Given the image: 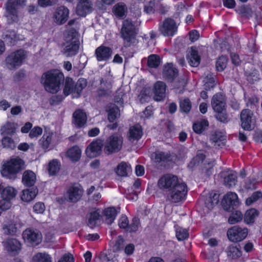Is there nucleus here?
I'll return each mask as SVG.
<instances>
[{
	"label": "nucleus",
	"mask_w": 262,
	"mask_h": 262,
	"mask_svg": "<svg viewBox=\"0 0 262 262\" xmlns=\"http://www.w3.org/2000/svg\"><path fill=\"white\" fill-rule=\"evenodd\" d=\"M261 198H262V192L256 191L254 192L250 197L247 199L246 202L247 204L251 205Z\"/></svg>",
	"instance_id": "nucleus-61"
},
{
	"label": "nucleus",
	"mask_w": 262,
	"mask_h": 262,
	"mask_svg": "<svg viewBox=\"0 0 262 262\" xmlns=\"http://www.w3.org/2000/svg\"><path fill=\"white\" fill-rule=\"evenodd\" d=\"M206 155L203 153H198L195 157H194L188 164V166L190 168L199 165L202 163L205 159Z\"/></svg>",
	"instance_id": "nucleus-47"
},
{
	"label": "nucleus",
	"mask_w": 262,
	"mask_h": 262,
	"mask_svg": "<svg viewBox=\"0 0 262 262\" xmlns=\"http://www.w3.org/2000/svg\"><path fill=\"white\" fill-rule=\"evenodd\" d=\"M87 85V81L84 78L79 79L74 86L75 93L74 98H78L79 97L82 90L84 89Z\"/></svg>",
	"instance_id": "nucleus-44"
},
{
	"label": "nucleus",
	"mask_w": 262,
	"mask_h": 262,
	"mask_svg": "<svg viewBox=\"0 0 262 262\" xmlns=\"http://www.w3.org/2000/svg\"><path fill=\"white\" fill-rule=\"evenodd\" d=\"M159 188L168 192L167 199L173 203H178L185 200L188 193V187L185 182H180L178 176L167 173L158 180Z\"/></svg>",
	"instance_id": "nucleus-1"
},
{
	"label": "nucleus",
	"mask_w": 262,
	"mask_h": 262,
	"mask_svg": "<svg viewBox=\"0 0 262 262\" xmlns=\"http://www.w3.org/2000/svg\"><path fill=\"white\" fill-rule=\"evenodd\" d=\"M0 194L2 199L11 200L15 198L16 190L12 187H4L0 183Z\"/></svg>",
	"instance_id": "nucleus-28"
},
{
	"label": "nucleus",
	"mask_w": 262,
	"mask_h": 262,
	"mask_svg": "<svg viewBox=\"0 0 262 262\" xmlns=\"http://www.w3.org/2000/svg\"><path fill=\"white\" fill-rule=\"evenodd\" d=\"M178 26L176 21L171 17L164 19L162 24L159 25V30L165 37H172L178 32Z\"/></svg>",
	"instance_id": "nucleus-9"
},
{
	"label": "nucleus",
	"mask_w": 262,
	"mask_h": 262,
	"mask_svg": "<svg viewBox=\"0 0 262 262\" xmlns=\"http://www.w3.org/2000/svg\"><path fill=\"white\" fill-rule=\"evenodd\" d=\"M211 104L213 111L215 113V117L216 120L222 123H227L228 117L225 96L220 92L215 94L211 99Z\"/></svg>",
	"instance_id": "nucleus-3"
},
{
	"label": "nucleus",
	"mask_w": 262,
	"mask_h": 262,
	"mask_svg": "<svg viewBox=\"0 0 262 262\" xmlns=\"http://www.w3.org/2000/svg\"><path fill=\"white\" fill-rule=\"evenodd\" d=\"M123 139L121 136L114 134L109 136L106 140L103 150L107 155L119 152L122 146Z\"/></svg>",
	"instance_id": "nucleus-8"
},
{
	"label": "nucleus",
	"mask_w": 262,
	"mask_h": 262,
	"mask_svg": "<svg viewBox=\"0 0 262 262\" xmlns=\"http://www.w3.org/2000/svg\"><path fill=\"white\" fill-rule=\"evenodd\" d=\"M189 64L193 67H197L201 62V56L199 54L198 51L194 47H191V53L188 57Z\"/></svg>",
	"instance_id": "nucleus-33"
},
{
	"label": "nucleus",
	"mask_w": 262,
	"mask_h": 262,
	"mask_svg": "<svg viewBox=\"0 0 262 262\" xmlns=\"http://www.w3.org/2000/svg\"><path fill=\"white\" fill-rule=\"evenodd\" d=\"M4 246L10 254H17L21 249L20 242L15 238H9L4 242Z\"/></svg>",
	"instance_id": "nucleus-18"
},
{
	"label": "nucleus",
	"mask_w": 262,
	"mask_h": 262,
	"mask_svg": "<svg viewBox=\"0 0 262 262\" xmlns=\"http://www.w3.org/2000/svg\"><path fill=\"white\" fill-rule=\"evenodd\" d=\"M257 180L255 178H248L245 181L244 187L247 190H254L257 187Z\"/></svg>",
	"instance_id": "nucleus-56"
},
{
	"label": "nucleus",
	"mask_w": 262,
	"mask_h": 262,
	"mask_svg": "<svg viewBox=\"0 0 262 262\" xmlns=\"http://www.w3.org/2000/svg\"><path fill=\"white\" fill-rule=\"evenodd\" d=\"M23 237L25 240L29 242L39 243L41 241V234L37 230L28 229L24 231Z\"/></svg>",
	"instance_id": "nucleus-22"
},
{
	"label": "nucleus",
	"mask_w": 262,
	"mask_h": 262,
	"mask_svg": "<svg viewBox=\"0 0 262 262\" xmlns=\"http://www.w3.org/2000/svg\"><path fill=\"white\" fill-rule=\"evenodd\" d=\"M79 49L77 39L73 36H69L63 44L62 52L66 57L73 56L76 54Z\"/></svg>",
	"instance_id": "nucleus-13"
},
{
	"label": "nucleus",
	"mask_w": 262,
	"mask_h": 262,
	"mask_svg": "<svg viewBox=\"0 0 262 262\" xmlns=\"http://www.w3.org/2000/svg\"><path fill=\"white\" fill-rule=\"evenodd\" d=\"M243 218V215L241 211L235 210L233 211L228 218V223L230 224H234L241 222Z\"/></svg>",
	"instance_id": "nucleus-49"
},
{
	"label": "nucleus",
	"mask_w": 262,
	"mask_h": 262,
	"mask_svg": "<svg viewBox=\"0 0 262 262\" xmlns=\"http://www.w3.org/2000/svg\"><path fill=\"white\" fill-rule=\"evenodd\" d=\"M59 142L57 134L53 132L46 130L39 141V144L44 149H50L56 146Z\"/></svg>",
	"instance_id": "nucleus-12"
},
{
	"label": "nucleus",
	"mask_w": 262,
	"mask_h": 262,
	"mask_svg": "<svg viewBox=\"0 0 262 262\" xmlns=\"http://www.w3.org/2000/svg\"><path fill=\"white\" fill-rule=\"evenodd\" d=\"M228 62V59L226 56L222 55L220 56L216 61V69L219 72L223 71L226 68Z\"/></svg>",
	"instance_id": "nucleus-48"
},
{
	"label": "nucleus",
	"mask_w": 262,
	"mask_h": 262,
	"mask_svg": "<svg viewBox=\"0 0 262 262\" xmlns=\"http://www.w3.org/2000/svg\"><path fill=\"white\" fill-rule=\"evenodd\" d=\"M155 162L158 163H168L172 161V155L170 152L157 151L154 153Z\"/></svg>",
	"instance_id": "nucleus-27"
},
{
	"label": "nucleus",
	"mask_w": 262,
	"mask_h": 262,
	"mask_svg": "<svg viewBox=\"0 0 262 262\" xmlns=\"http://www.w3.org/2000/svg\"><path fill=\"white\" fill-rule=\"evenodd\" d=\"M64 80L63 74L58 70H52L44 73L40 78V83L45 90L50 93H57Z\"/></svg>",
	"instance_id": "nucleus-2"
},
{
	"label": "nucleus",
	"mask_w": 262,
	"mask_h": 262,
	"mask_svg": "<svg viewBox=\"0 0 262 262\" xmlns=\"http://www.w3.org/2000/svg\"><path fill=\"white\" fill-rule=\"evenodd\" d=\"M179 75L178 69L172 62H167L163 67L162 76L168 83H172Z\"/></svg>",
	"instance_id": "nucleus-14"
},
{
	"label": "nucleus",
	"mask_w": 262,
	"mask_h": 262,
	"mask_svg": "<svg viewBox=\"0 0 262 262\" xmlns=\"http://www.w3.org/2000/svg\"><path fill=\"white\" fill-rule=\"evenodd\" d=\"M166 88V84L163 81H158L155 83L154 92L156 101H161L165 98Z\"/></svg>",
	"instance_id": "nucleus-24"
},
{
	"label": "nucleus",
	"mask_w": 262,
	"mask_h": 262,
	"mask_svg": "<svg viewBox=\"0 0 262 262\" xmlns=\"http://www.w3.org/2000/svg\"><path fill=\"white\" fill-rule=\"evenodd\" d=\"M214 164L212 162H209L205 163L202 168V172L206 177H210L212 175L214 170Z\"/></svg>",
	"instance_id": "nucleus-57"
},
{
	"label": "nucleus",
	"mask_w": 262,
	"mask_h": 262,
	"mask_svg": "<svg viewBox=\"0 0 262 262\" xmlns=\"http://www.w3.org/2000/svg\"><path fill=\"white\" fill-rule=\"evenodd\" d=\"M32 262H52L51 256L46 253H38L33 257Z\"/></svg>",
	"instance_id": "nucleus-53"
},
{
	"label": "nucleus",
	"mask_w": 262,
	"mask_h": 262,
	"mask_svg": "<svg viewBox=\"0 0 262 262\" xmlns=\"http://www.w3.org/2000/svg\"><path fill=\"white\" fill-rule=\"evenodd\" d=\"M81 155V150L77 146H74L68 150L67 156L72 161H78Z\"/></svg>",
	"instance_id": "nucleus-37"
},
{
	"label": "nucleus",
	"mask_w": 262,
	"mask_h": 262,
	"mask_svg": "<svg viewBox=\"0 0 262 262\" xmlns=\"http://www.w3.org/2000/svg\"><path fill=\"white\" fill-rule=\"evenodd\" d=\"M226 140V136L219 130H216L210 135V141L214 143L222 142Z\"/></svg>",
	"instance_id": "nucleus-51"
},
{
	"label": "nucleus",
	"mask_w": 262,
	"mask_h": 262,
	"mask_svg": "<svg viewBox=\"0 0 262 262\" xmlns=\"http://www.w3.org/2000/svg\"><path fill=\"white\" fill-rule=\"evenodd\" d=\"M248 234V229L246 227H242L236 225L230 228L227 235L229 240L233 243H238L244 240Z\"/></svg>",
	"instance_id": "nucleus-11"
},
{
	"label": "nucleus",
	"mask_w": 262,
	"mask_h": 262,
	"mask_svg": "<svg viewBox=\"0 0 262 262\" xmlns=\"http://www.w3.org/2000/svg\"><path fill=\"white\" fill-rule=\"evenodd\" d=\"M60 168V162L56 159L51 161L48 166V171L50 176L56 174Z\"/></svg>",
	"instance_id": "nucleus-43"
},
{
	"label": "nucleus",
	"mask_w": 262,
	"mask_h": 262,
	"mask_svg": "<svg viewBox=\"0 0 262 262\" xmlns=\"http://www.w3.org/2000/svg\"><path fill=\"white\" fill-rule=\"evenodd\" d=\"M179 107L181 113L187 114L190 112L192 108L191 102L188 98L180 99Z\"/></svg>",
	"instance_id": "nucleus-42"
},
{
	"label": "nucleus",
	"mask_w": 262,
	"mask_h": 262,
	"mask_svg": "<svg viewBox=\"0 0 262 262\" xmlns=\"http://www.w3.org/2000/svg\"><path fill=\"white\" fill-rule=\"evenodd\" d=\"M236 11L242 16L249 18L252 16L253 11L250 5H242L238 6Z\"/></svg>",
	"instance_id": "nucleus-39"
},
{
	"label": "nucleus",
	"mask_w": 262,
	"mask_h": 262,
	"mask_svg": "<svg viewBox=\"0 0 262 262\" xmlns=\"http://www.w3.org/2000/svg\"><path fill=\"white\" fill-rule=\"evenodd\" d=\"M82 194V188L78 184L71 186L68 190V198L71 202H73L79 200Z\"/></svg>",
	"instance_id": "nucleus-21"
},
{
	"label": "nucleus",
	"mask_w": 262,
	"mask_h": 262,
	"mask_svg": "<svg viewBox=\"0 0 262 262\" xmlns=\"http://www.w3.org/2000/svg\"><path fill=\"white\" fill-rule=\"evenodd\" d=\"M237 176L235 173L228 174L224 179L225 185L229 188L235 186L237 182Z\"/></svg>",
	"instance_id": "nucleus-52"
},
{
	"label": "nucleus",
	"mask_w": 262,
	"mask_h": 262,
	"mask_svg": "<svg viewBox=\"0 0 262 262\" xmlns=\"http://www.w3.org/2000/svg\"><path fill=\"white\" fill-rule=\"evenodd\" d=\"M16 230L15 225L11 221L5 224L3 228V232L6 234H13Z\"/></svg>",
	"instance_id": "nucleus-54"
},
{
	"label": "nucleus",
	"mask_w": 262,
	"mask_h": 262,
	"mask_svg": "<svg viewBox=\"0 0 262 262\" xmlns=\"http://www.w3.org/2000/svg\"><path fill=\"white\" fill-rule=\"evenodd\" d=\"M25 167L24 161L16 157L10 159L2 167L1 174L3 177L11 179Z\"/></svg>",
	"instance_id": "nucleus-4"
},
{
	"label": "nucleus",
	"mask_w": 262,
	"mask_h": 262,
	"mask_svg": "<svg viewBox=\"0 0 262 262\" xmlns=\"http://www.w3.org/2000/svg\"><path fill=\"white\" fill-rule=\"evenodd\" d=\"M259 215V211L255 208H251L246 211L244 215V221L247 224H252L255 218Z\"/></svg>",
	"instance_id": "nucleus-38"
},
{
	"label": "nucleus",
	"mask_w": 262,
	"mask_h": 262,
	"mask_svg": "<svg viewBox=\"0 0 262 262\" xmlns=\"http://www.w3.org/2000/svg\"><path fill=\"white\" fill-rule=\"evenodd\" d=\"M143 135L142 126L139 123L130 127L128 134V139L130 141H138Z\"/></svg>",
	"instance_id": "nucleus-20"
},
{
	"label": "nucleus",
	"mask_w": 262,
	"mask_h": 262,
	"mask_svg": "<svg viewBox=\"0 0 262 262\" xmlns=\"http://www.w3.org/2000/svg\"><path fill=\"white\" fill-rule=\"evenodd\" d=\"M215 85V80L213 77L207 76L205 78L204 88L206 91H209L213 89Z\"/></svg>",
	"instance_id": "nucleus-63"
},
{
	"label": "nucleus",
	"mask_w": 262,
	"mask_h": 262,
	"mask_svg": "<svg viewBox=\"0 0 262 262\" xmlns=\"http://www.w3.org/2000/svg\"><path fill=\"white\" fill-rule=\"evenodd\" d=\"M38 193V190L36 188H32L24 190L21 193V199L26 202L32 201Z\"/></svg>",
	"instance_id": "nucleus-34"
},
{
	"label": "nucleus",
	"mask_w": 262,
	"mask_h": 262,
	"mask_svg": "<svg viewBox=\"0 0 262 262\" xmlns=\"http://www.w3.org/2000/svg\"><path fill=\"white\" fill-rule=\"evenodd\" d=\"M208 121L206 119H201L199 121H196L192 125L193 132L197 134H201L209 126Z\"/></svg>",
	"instance_id": "nucleus-35"
},
{
	"label": "nucleus",
	"mask_w": 262,
	"mask_h": 262,
	"mask_svg": "<svg viewBox=\"0 0 262 262\" xmlns=\"http://www.w3.org/2000/svg\"><path fill=\"white\" fill-rule=\"evenodd\" d=\"M247 80L251 83L259 79V74L258 71L256 70H253L251 72L246 74Z\"/></svg>",
	"instance_id": "nucleus-58"
},
{
	"label": "nucleus",
	"mask_w": 262,
	"mask_h": 262,
	"mask_svg": "<svg viewBox=\"0 0 262 262\" xmlns=\"http://www.w3.org/2000/svg\"><path fill=\"white\" fill-rule=\"evenodd\" d=\"M27 57V53L20 49L12 52L6 58V66L10 70H14L20 67Z\"/></svg>",
	"instance_id": "nucleus-6"
},
{
	"label": "nucleus",
	"mask_w": 262,
	"mask_h": 262,
	"mask_svg": "<svg viewBox=\"0 0 262 262\" xmlns=\"http://www.w3.org/2000/svg\"><path fill=\"white\" fill-rule=\"evenodd\" d=\"M106 111L107 113V119L110 122H114L120 117L119 107L115 104L107 106Z\"/></svg>",
	"instance_id": "nucleus-32"
},
{
	"label": "nucleus",
	"mask_w": 262,
	"mask_h": 262,
	"mask_svg": "<svg viewBox=\"0 0 262 262\" xmlns=\"http://www.w3.org/2000/svg\"><path fill=\"white\" fill-rule=\"evenodd\" d=\"M176 236L179 241H183L189 237V232L186 229L178 225H174Z\"/></svg>",
	"instance_id": "nucleus-41"
},
{
	"label": "nucleus",
	"mask_w": 262,
	"mask_h": 262,
	"mask_svg": "<svg viewBox=\"0 0 262 262\" xmlns=\"http://www.w3.org/2000/svg\"><path fill=\"white\" fill-rule=\"evenodd\" d=\"M73 124L78 128L82 127L86 123L87 117L86 114L82 110L76 111L73 115Z\"/></svg>",
	"instance_id": "nucleus-25"
},
{
	"label": "nucleus",
	"mask_w": 262,
	"mask_h": 262,
	"mask_svg": "<svg viewBox=\"0 0 262 262\" xmlns=\"http://www.w3.org/2000/svg\"><path fill=\"white\" fill-rule=\"evenodd\" d=\"M222 205L224 209L230 211L238 206L239 201L238 196L235 192H228L224 196L222 200Z\"/></svg>",
	"instance_id": "nucleus-15"
},
{
	"label": "nucleus",
	"mask_w": 262,
	"mask_h": 262,
	"mask_svg": "<svg viewBox=\"0 0 262 262\" xmlns=\"http://www.w3.org/2000/svg\"><path fill=\"white\" fill-rule=\"evenodd\" d=\"M118 226L125 231L132 233L136 232L141 226L140 219L137 217L132 219L130 224L127 216L122 214L118 220Z\"/></svg>",
	"instance_id": "nucleus-10"
},
{
	"label": "nucleus",
	"mask_w": 262,
	"mask_h": 262,
	"mask_svg": "<svg viewBox=\"0 0 262 262\" xmlns=\"http://www.w3.org/2000/svg\"><path fill=\"white\" fill-rule=\"evenodd\" d=\"M75 84L72 78H67L66 80L63 92L66 95H69L71 94L73 98L75 93L74 86Z\"/></svg>",
	"instance_id": "nucleus-45"
},
{
	"label": "nucleus",
	"mask_w": 262,
	"mask_h": 262,
	"mask_svg": "<svg viewBox=\"0 0 262 262\" xmlns=\"http://www.w3.org/2000/svg\"><path fill=\"white\" fill-rule=\"evenodd\" d=\"M253 113L249 109H244L241 113V126L245 130L252 129L251 123L252 122Z\"/></svg>",
	"instance_id": "nucleus-16"
},
{
	"label": "nucleus",
	"mask_w": 262,
	"mask_h": 262,
	"mask_svg": "<svg viewBox=\"0 0 262 262\" xmlns=\"http://www.w3.org/2000/svg\"><path fill=\"white\" fill-rule=\"evenodd\" d=\"M42 133V129L39 126H35L29 132V136L31 139L37 138Z\"/></svg>",
	"instance_id": "nucleus-62"
},
{
	"label": "nucleus",
	"mask_w": 262,
	"mask_h": 262,
	"mask_svg": "<svg viewBox=\"0 0 262 262\" xmlns=\"http://www.w3.org/2000/svg\"><path fill=\"white\" fill-rule=\"evenodd\" d=\"M155 1H150L146 5L144 6V12L148 14H154L155 12Z\"/></svg>",
	"instance_id": "nucleus-64"
},
{
	"label": "nucleus",
	"mask_w": 262,
	"mask_h": 262,
	"mask_svg": "<svg viewBox=\"0 0 262 262\" xmlns=\"http://www.w3.org/2000/svg\"><path fill=\"white\" fill-rule=\"evenodd\" d=\"M69 14V10L66 7L64 6L58 7L54 14L55 21L58 25L64 24L68 20Z\"/></svg>",
	"instance_id": "nucleus-17"
},
{
	"label": "nucleus",
	"mask_w": 262,
	"mask_h": 262,
	"mask_svg": "<svg viewBox=\"0 0 262 262\" xmlns=\"http://www.w3.org/2000/svg\"><path fill=\"white\" fill-rule=\"evenodd\" d=\"M26 0H8L5 4V14L9 23L18 20V9L26 5Z\"/></svg>",
	"instance_id": "nucleus-5"
},
{
	"label": "nucleus",
	"mask_w": 262,
	"mask_h": 262,
	"mask_svg": "<svg viewBox=\"0 0 262 262\" xmlns=\"http://www.w3.org/2000/svg\"><path fill=\"white\" fill-rule=\"evenodd\" d=\"M112 52V50L110 47L102 45L99 46V61L109 60L111 57Z\"/></svg>",
	"instance_id": "nucleus-40"
},
{
	"label": "nucleus",
	"mask_w": 262,
	"mask_h": 262,
	"mask_svg": "<svg viewBox=\"0 0 262 262\" xmlns=\"http://www.w3.org/2000/svg\"><path fill=\"white\" fill-rule=\"evenodd\" d=\"M228 255L233 259L239 258L242 256V252L239 248L230 245L227 250Z\"/></svg>",
	"instance_id": "nucleus-50"
},
{
	"label": "nucleus",
	"mask_w": 262,
	"mask_h": 262,
	"mask_svg": "<svg viewBox=\"0 0 262 262\" xmlns=\"http://www.w3.org/2000/svg\"><path fill=\"white\" fill-rule=\"evenodd\" d=\"M112 11L117 17L123 18L126 15L127 8L124 3L119 2L113 6Z\"/></svg>",
	"instance_id": "nucleus-30"
},
{
	"label": "nucleus",
	"mask_w": 262,
	"mask_h": 262,
	"mask_svg": "<svg viewBox=\"0 0 262 262\" xmlns=\"http://www.w3.org/2000/svg\"><path fill=\"white\" fill-rule=\"evenodd\" d=\"M120 34L124 43L127 46H130L137 35L135 26L130 19H126L123 21Z\"/></svg>",
	"instance_id": "nucleus-7"
},
{
	"label": "nucleus",
	"mask_w": 262,
	"mask_h": 262,
	"mask_svg": "<svg viewBox=\"0 0 262 262\" xmlns=\"http://www.w3.org/2000/svg\"><path fill=\"white\" fill-rule=\"evenodd\" d=\"M18 124L14 122H7L5 123L1 128V134L2 135H12L16 132Z\"/></svg>",
	"instance_id": "nucleus-36"
},
{
	"label": "nucleus",
	"mask_w": 262,
	"mask_h": 262,
	"mask_svg": "<svg viewBox=\"0 0 262 262\" xmlns=\"http://www.w3.org/2000/svg\"><path fill=\"white\" fill-rule=\"evenodd\" d=\"M98 220V212L97 210L91 212L88 221V225L91 228H93L96 227Z\"/></svg>",
	"instance_id": "nucleus-60"
},
{
	"label": "nucleus",
	"mask_w": 262,
	"mask_h": 262,
	"mask_svg": "<svg viewBox=\"0 0 262 262\" xmlns=\"http://www.w3.org/2000/svg\"><path fill=\"white\" fill-rule=\"evenodd\" d=\"M36 181L35 173L31 170H26L24 172L22 178V182L26 186L34 185Z\"/></svg>",
	"instance_id": "nucleus-29"
},
{
	"label": "nucleus",
	"mask_w": 262,
	"mask_h": 262,
	"mask_svg": "<svg viewBox=\"0 0 262 262\" xmlns=\"http://www.w3.org/2000/svg\"><path fill=\"white\" fill-rule=\"evenodd\" d=\"M128 166L126 162H121L118 164L116 168V173L121 177H126L127 176Z\"/></svg>",
	"instance_id": "nucleus-55"
},
{
	"label": "nucleus",
	"mask_w": 262,
	"mask_h": 262,
	"mask_svg": "<svg viewBox=\"0 0 262 262\" xmlns=\"http://www.w3.org/2000/svg\"><path fill=\"white\" fill-rule=\"evenodd\" d=\"M99 97L102 96H108L111 93L112 83L108 79L101 78L99 83Z\"/></svg>",
	"instance_id": "nucleus-26"
},
{
	"label": "nucleus",
	"mask_w": 262,
	"mask_h": 262,
	"mask_svg": "<svg viewBox=\"0 0 262 262\" xmlns=\"http://www.w3.org/2000/svg\"><path fill=\"white\" fill-rule=\"evenodd\" d=\"M92 10V4L89 0H80L76 7V13L80 16H85Z\"/></svg>",
	"instance_id": "nucleus-23"
},
{
	"label": "nucleus",
	"mask_w": 262,
	"mask_h": 262,
	"mask_svg": "<svg viewBox=\"0 0 262 262\" xmlns=\"http://www.w3.org/2000/svg\"><path fill=\"white\" fill-rule=\"evenodd\" d=\"M120 212V208L117 209L114 206L108 207L104 209L103 214L105 217V222L108 225H111L115 220L117 214Z\"/></svg>",
	"instance_id": "nucleus-19"
},
{
	"label": "nucleus",
	"mask_w": 262,
	"mask_h": 262,
	"mask_svg": "<svg viewBox=\"0 0 262 262\" xmlns=\"http://www.w3.org/2000/svg\"><path fill=\"white\" fill-rule=\"evenodd\" d=\"M161 58L157 54L150 55L148 57L147 65L150 68H157L160 64Z\"/></svg>",
	"instance_id": "nucleus-46"
},
{
	"label": "nucleus",
	"mask_w": 262,
	"mask_h": 262,
	"mask_svg": "<svg viewBox=\"0 0 262 262\" xmlns=\"http://www.w3.org/2000/svg\"><path fill=\"white\" fill-rule=\"evenodd\" d=\"M86 156L91 159L94 158L98 155V140H93L85 149Z\"/></svg>",
	"instance_id": "nucleus-31"
},
{
	"label": "nucleus",
	"mask_w": 262,
	"mask_h": 262,
	"mask_svg": "<svg viewBox=\"0 0 262 262\" xmlns=\"http://www.w3.org/2000/svg\"><path fill=\"white\" fill-rule=\"evenodd\" d=\"M2 143L4 148L8 149H14L15 144L14 140L10 137H5L2 139Z\"/></svg>",
	"instance_id": "nucleus-59"
}]
</instances>
